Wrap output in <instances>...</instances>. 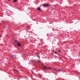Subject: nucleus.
Returning <instances> with one entry per match:
<instances>
[{
  "instance_id": "1",
  "label": "nucleus",
  "mask_w": 80,
  "mask_h": 80,
  "mask_svg": "<svg viewBox=\"0 0 80 80\" xmlns=\"http://www.w3.org/2000/svg\"><path fill=\"white\" fill-rule=\"evenodd\" d=\"M15 42H16L18 46H19V47H20L21 46V44H20V43L19 42H17V40H15Z\"/></svg>"
},
{
  "instance_id": "2",
  "label": "nucleus",
  "mask_w": 80,
  "mask_h": 80,
  "mask_svg": "<svg viewBox=\"0 0 80 80\" xmlns=\"http://www.w3.org/2000/svg\"><path fill=\"white\" fill-rule=\"evenodd\" d=\"M43 7H48V4H43Z\"/></svg>"
},
{
  "instance_id": "3",
  "label": "nucleus",
  "mask_w": 80,
  "mask_h": 80,
  "mask_svg": "<svg viewBox=\"0 0 80 80\" xmlns=\"http://www.w3.org/2000/svg\"><path fill=\"white\" fill-rule=\"evenodd\" d=\"M37 10H39V11H40V12H41V10H40V8L38 7V8H37Z\"/></svg>"
},
{
  "instance_id": "4",
  "label": "nucleus",
  "mask_w": 80,
  "mask_h": 80,
  "mask_svg": "<svg viewBox=\"0 0 80 80\" xmlns=\"http://www.w3.org/2000/svg\"><path fill=\"white\" fill-rule=\"evenodd\" d=\"M44 68H49L50 69H51V68H48L47 67H46V66H44Z\"/></svg>"
},
{
  "instance_id": "5",
  "label": "nucleus",
  "mask_w": 80,
  "mask_h": 80,
  "mask_svg": "<svg viewBox=\"0 0 80 80\" xmlns=\"http://www.w3.org/2000/svg\"><path fill=\"white\" fill-rule=\"evenodd\" d=\"M15 72H17L18 73V71L17 69L15 70Z\"/></svg>"
},
{
  "instance_id": "6",
  "label": "nucleus",
  "mask_w": 80,
  "mask_h": 80,
  "mask_svg": "<svg viewBox=\"0 0 80 80\" xmlns=\"http://www.w3.org/2000/svg\"><path fill=\"white\" fill-rule=\"evenodd\" d=\"M17 2V0H14L13 1L14 3H15V2Z\"/></svg>"
},
{
  "instance_id": "7",
  "label": "nucleus",
  "mask_w": 80,
  "mask_h": 80,
  "mask_svg": "<svg viewBox=\"0 0 80 80\" xmlns=\"http://www.w3.org/2000/svg\"><path fill=\"white\" fill-rule=\"evenodd\" d=\"M57 52H55V54H57Z\"/></svg>"
},
{
  "instance_id": "8",
  "label": "nucleus",
  "mask_w": 80,
  "mask_h": 80,
  "mask_svg": "<svg viewBox=\"0 0 80 80\" xmlns=\"http://www.w3.org/2000/svg\"><path fill=\"white\" fill-rule=\"evenodd\" d=\"M59 71H61V70H60V69H59Z\"/></svg>"
},
{
  "instance_id": "9",
  "label": "nucleus",
  "mask_w": 80,
  "mask_h": 80,
  "mask_svg": "<svg viewBox=\"0 0 80 80\" xmlns=\"http://www.w3.org/2000/svg\"><path fill=\"white\" fill-rule=\"evenodd\" d=\"M59 51V52H61L60 51Z\"/></svg>"
},
{
  "instance_id": "10",
  "label": "nucleus",
  "mask_w": 80,
  "mask_h": 80,
  "mask_svg": "<svg viewBox=\"0 0 80 80\" xmlns=\"http://www.w3.org/2000/svg\"><path fill=\"white\" fill-rule=\"evenodd\" d=\"M38 58H40V56H38Z\"/></svg>"
},
{
  "instance_id": "11",
  "label": "nucleus",
  "mask_w": 80,
  "mask_h": 80,
  "mask_svg": "<svg viewBox=\"0 0 80 80\" xmlns=\"http://www.w3.org/2000/svg\"><path fill=\"white\" fill-rule=\"evenodd\" d=\"M8 1H10V0H8Z\"/></svg>"
}]
</instances>
